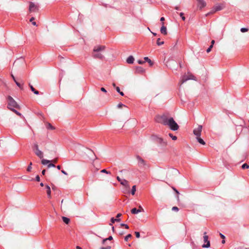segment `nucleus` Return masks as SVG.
<instances>
[{
	"instance_id": "1",
	"label": "nucleus",
	"mask_w": 249,
	"mask_h": 249,
	"mask_svg": "<svg viewBox=\"0 0 249 249\" xmlns=\"http://www.w3.org/2000/svg\"><path fill=\"white\" fill-rule=\"evenodd\" d=\"M173 120V118L171 117L169 113H164L161 115H157L155 118V120L157 123L168 127L171 124Z\"/></svg>"
},
{
	"instance_id": "2",
	"label": "nucleus",
	"mask_w": 249,
	"mask_h": 249,
	"mask_svg": "<svg viewBox=\"0 0 249 249\" xmlns=\"http://www.w3.org/2000/svg\"><path fill=\"white\" fill-rule=\"evenodd\" d=\"M106 47L102 45H97L94 47L92 53V57L95 59H103L104 55L102 52L105 50Z\"/></svg>"
},
{
	"instance_id": "3",
	"label": "nucleus",
	"mask_w": 249,
	"mask_h": 249,
	"mask_svg": "<svg viewBox=\"0 0 249 249\" xmlns=\"http://www.w3.org/2000/svg\"><path fill=\"white\" fill-rule=\"evenodd\" d=\"M7 100L8 102L7 107L11 110L13 108H18L19 106L16 102V101L11 96H8L7 97Z\"/></svg>"
},
{
	"instance_id": "4",
	"label": "nucleus",
	"mask_w": 249,
	"mask_h": 249,
	"mask_svg": "<svg viewBox=\"0 0 249 249\" xmlns=\"http://www.w3.org/2000/svg\"><path fill=\"white\" fill-rule=\"evenodd\" d=\"M189 80H194L196 81V77L192 73L188 72L187 74H184L181 76L179 83L180 85H181Z\"/></svg>"
},
{
	"instance_id": "5",
	"label": "nucleus",
	"mask_w": 249,
	"mask_h": 249,
	"mask_svg": "<svg viewBox=\"0 0 249 249\" xmlns=\"http://www.w3.org/2000/svg\"><path fill=\"white\" fill-rule=\"evenodd\" d=\"M225 6L223 3H218L215 4L212 8L211 12L208 13L206 16L211 14H213L217 11H220L224 8Z\"/></svg>"
},
{
	"instance_id": "6",
	"label": "nucleus",
	"mask_w": 249,
	"mask_h": 249,
	"mask_svg": "<svg viewBox=\"0 0 249 249\" xmlns=\"http://www.w3.org/2000/svg\"><path fill=\"white\" fill-rule=\"evenodd\" d=\"M33 150L35 151V154L39 158L42 159L43 157V152L39 150L37 144L35 143L33 146Z\"/></svg>"
},
{
	"instance_id": "7",
	"label": "nucleus",
	"mask_w": 249,
	"mask_h": 249,
	"mask_svg": "<svg viewBox=\"0 0 249 249\" xmlns=\"http://www.w3.org/2000/svg\"><path fill=\"white\" fill-rule=\"evenodd\" d=\"M29 11L30 13L37 12L38 11V6L33 2H30Z\"/></svg>"
},
{
	"instance_id": "8",
	"label": "nucleus",
	"mask_w": 249,
	"mask_h": 249,
	"mask_svg": "<svg viewBox=\"0 0 249 249\" xmlns=\"http://www.w3.org/2000/svg\"><path fill=\"white\" fill-rule=\"evenodd\" d=\"M208 236L206 235V232H204L203 239L204 242L206 244H204L202 245V247L204 248H208L210 247V242L208 240Z\"/></svg>"
},
{
	"instance_id": "9",
	"label": "nucleus",
	"mask_w": 249,
	"mask_h": 249,
	"mask_svg": "<svg viewBox=\"0 0 249 249\" xmlns=\"http://www.w3.org/2000/svg\"><path fill=\"white\" fill-rule=\"evenodd\" d=\"M202 129V126L201 125H198V127L193 130V133L196 136V137L201 136V132Z\"/></svg>"
},
{
	"instance_id": "10",
	"label": "nucleus",
	"mask_w": 249,
	"mask_h": 249,
	"mask_svg": "<svg viewBox=\"0 0 249 249\" xmlns=\"http://www.w3.org/2000/svg\"><path fill=\"white\" fill-rule=\"evenodd\" d=\"M169 127L171 130L173 131H176L178 129L179 126L174 119L171 123V124L169 126Z\"/></svg>"
},
{
	"instance_id": "11",
	"label": "nucleus",
	"mask_w": 249,
	"mask_h": 249,
	"mask_svg": "<svg viewBox=\"0 0 249 249\" xmlns=\"http://www.w3.org/2000/svg\"><path fill=\"white\" fill-rule=\"evenodd\" d=\"M136 158L138 161L139 166L141 167H144L146 165L145 160L142 159L140 156H137Z\"/></svg>"
},
{
	"instance_id": "12",
	"label": "nucleus",
	"mask_w": 249,
	"mask_h": 249,
	"mask_svg": "<svg viewBox=\"0 0 249 249\" xmlns=\"http://www.w3.org/2000/svg\"><path fill=\"white\" fill-rule=\"evenodd\" d=\"M156 141L157 143L160 144L161 146H165L167 145V142L162 138L157 137Z\"/></svg>"
},
{
	"instance_id": "13",
	"label": "nucleus",
	"mask_w": 249,
	"mask_h": 249,
	"mask_svg": "<svg viewBox=\"0 0 249 249\" xmlns=\"http://www.w3.org/2000/svg\"><path fill=\"white\" fill-rule=\"evenodd\" d=\"M198 3V6L202 9L206 5V2L203 0H196Z\"/></svg>"
},
{
	"instance_id": "14",
	"label": "nucleus",
	"mask_w": 249,
	"mask_h": 249,
	"mask_svg": "<svg viewBox=\"0 0 249 249\" xmlns=\"http://www.w3.org/2000/svg\"><path fill=\"white\" fill-rule=\"evenodd\" d=\"M121 184L125 187L127 190L130 189V186L129 185L128 181L125 179H123V180L120 182Z\"/></svg>"
},
{
	"instance_id": "15",
	"label": "nucleus",
	"mask_w": 249,
	"mask_h": 249,
	"mask_svg": "<svg viewBox=\"0 0 249 249\" xmlns=\"http://www.w3.org/2000/svg\"><path fill=\"white\" fill-rule=\"evenodd\" d=\"M164 22L162 23V26L160 28V32L162 34L164 35H166L167 34L166 27L164 26Z\"/></svg>"
},
{
	"instance_id": "16",
	"label": "nucleus",
	"mask_w": 249,
	"mask_h": 249,
	"mask_svg": "<svg viewBox=\"0 0 249 249\" xmlns=\"http://www.w3.org/2000/svg\"><path fill=\"white\" fill-rule=\"evenodd\" d=\"M46 190V193L47 194V197L48 198H51L52 196H51V188L48 185H46L45 186V188Z\"/></svg>"
},
{
	"instance_id": "17",
	"label": "nucleus",
	"mask_w": 249,
	"mask_h": 249,
	"mask_svg": "<svg viewBox=\"0 0 249 249\" xmlns=\"http://www.w3.org/2000/svg\"><path fill=\"white\" fill-rule=\"evenodd\" d=\"M139 208L140 209H137L136 208H133L131 210V212L133 214H137L138 213L141 212L142 211H143V209L142 208L141 206H140Z\"/></svg>"
},
{
	"instance_id": "18",
	"label": "nucleus",
	"mask_w": 249,
	"mask_h": 249,
	"mask_svg": "<svg viewBox=\"0 0 249 249\" xmlns=\"http://www.w3.org/2000/svg\"><path fill=\"white\" fill-rule=\"evenodd\" d=\"M134 58L132 56H129L126 59V62L128 64H132L134 62Z\"/></svg>"
},
{
	"instance_id": "19",
	"label": "nucleus",
	"mask_w": 249,
	"mask_h": 249,
	"mask_svg": "<svg viewBox=\"0 0 249 249\" xmlns=\"http://www.w3.org/2000/svg\"><path fill=\"white\" fill-rule=\"evenodd\" d=\"M136 72L139 73H142L145 71V70L144 69H143L141 67H137L136 68Z\"/></svg>"
},
{
	"instance_id": "20",
	"label": "nucleus",
	"mask_w": 249,
	"mask_h": 249,
	"mask_svg": "<svg viewBox=\"0 0 249 249\" xmlns=\"http://www.w3.org/2000/svg\"><path fill=\"white\" fill-rule=\"evenodd\" d=\"M29 86L31 90L36 95L39 94V91L36 90L33 87V86L31 85L30 83L29 84Z\"/></svg>"
},
{
	"instance_id": "21",
	"label": "nucleus",
	"mask_w": 249,
	"mask_h": 249,
	"mask_svg": "<svg viewBox=\"0 0 249 249\" xmlns=\"http://www.w3.org/2000/svg\"><path fill=\"white\" fill-rule=\"evenodd\" d=\"M197 142L202 145L205 144V142L200 138V136L196 137Z\"/></svg>"
},
{
	"instance_id": "22",
	"label": "nucleus",
	"mask_w": 249,
	"mask_h": 249,
	"mask_svg": "<svg viewBox=\"0 0 249 249\" xmlns=\"http://www.w3.org/2000/svg\"><path fill=\"white\" fill-rule=\"evenodd\" d=\"M46 128L48 129L54 130L55 127L53 126L50 123H47L46 124Z\"/></svg>"
},
{
	"instance_id": "23",
	"label": "nucleus",
	"mask_w": 249,
	"mask_h": 249,
	"mask_svg": "<svg viewBox=\"0 0 249 249\" xmlns=\"http://www.w3.org/2000/svg\"><path fill=\"white\" fill-rule=\"evenodd\" d=\"M62 219L63 221L66 224H68L70 221V219L69 218L65 216H62Z\"/></svg>"
},
{
	"instance_id": "24",
	"label": "nucleus",
	"mask_w": 249,
	"mask_h": 249,
	"mask_svg": "<svg viewBox=\"0 0 249 249\" xmlns=\"http://www.w3.org/2000/svg\"><path fill=\"white\" fill-rule=\"evenodd\" d=\"M50 162V160L45 159H42L41 160V163L43 165L47 164Z\"/></svg>"
},
{
	"instance_id": "25",
	"label": "nucleus",
	"mask_w": 249,
	"mask_h": 249,
	"mask_svg": "<svg viewBox=\"0 0 249 249\" xmlns=\"http://www.w3.org/2000/svg\"><path fill=\"white\" fill-rule=\"evenodd\" d=\"M160 38H158L157 40V44L158 46H160V45H163L164 44V41H160Z\"/></svg>"
},
{
	"instance_id": "26",
	"label": "nucleus",
	"mask_w": 249,
	"mask_h": 249,
	"mask_svg": "<svg viewBox=\"0 0 249 249\" xmlns=\"http://www.w3.org/2000/svg\"><path fill=\"white\" fill-rule=\"evenodd\" d=\"M116 91L120 93V94L121 95V96H124V94L123 93V92L122 91H121L120 90V88L119 87H116Z\"/></svg>"
},
{
	"instance_id": "27",
	"label": "nucleus",
	"mask_w": 249,
	"mask_h": 249,
	"mask_svg": "<svg viewBox=\"0 0 249 249\" xmlns=\"http://www.w3.org/2000/svg\"><path fill=\"white\" fill-rule=\"evenodd\" d=\"M121 220L119 218H114L113 217L111 218V222L112 223H114L115 222H119Z\"/></svg>"
},
{
	"instance_id": "28",
	"label": "nucleus",
	"mask_w": 249,
	"mask_h": 249,
	"mask_svg": "<svg viewBox=\"0 0 249 249\" xmlns=\"http://www.w3.org/2000/svg\"><path fill=\"white\" fill-rule=\"evenodd\" d=\"M136 186L134 185L132 186V190H131V194L132 195H134L136 192Z\"/></svg>"
},
{
	"instance_id": "29",
	"label": "nucleus",
	"mask_w": 249,
	"mask_h": 249,
	"mask_svg": "<svg viewBox=\"0 0 249 249\" xmlns=\"http://www.w3.org/2000/svg\"><path fill=\"white\" fill-rule=\"evenodd\" d=\"M242 168L243 169L249 168V165L247 163H244L242 165Z\"/></svg>"
},
{
	"instance_id": "30",
	"label": "nucleus",
	"mask_w": 249,
	"mask_h": 249,
	"mask_svg": "<svg viewBox=\"0 0 249 249\" xmlns=\"http://www.w3.org/2000/svg\"><path fill=\"white\" fill-rule=\"evenodd\" d=\"M113 239V238L111 236H110L109 237H108L107 238H106V239H104L103 240V244H105V243L107 241V240H112Z\"/></svg>"
},
{
	"instance_id": "31",
	"label": "nucleus",
	"mask_w": 249,
	"mask_h": 249,
	"mask_svg": "<svg viewBox=\"0 0 249 249\" xmlns=\"http://www.w3.org/2000/svg\"><path fill=\"white\" fill-rule=\"evenodd\" d=\"M169 136L173 140H176L177 139V137L176 136H174L172 133H169Z\"/></svg>"
},
{
	"instance_id": "32",
	"label": "nucleus",
	"mask_w": 249,
	"mask_h": 249,
	"mask_svg": "<svg viewBox=\"0 0 249 249\" xmlns=\"http://www.w3.org/2000/svg\"><path fill=\"white\" fill-rule=\"evenodd\" d=\"M172 189L176 193V194L178 195L177 198L178 199H179L178 194L179 192L174 187H172Z\"/></svg>"
},
{
	"instance_id": "33",
	"label": "nucleus",
	"mask_w": 249,
	"mask_h": 249,
	"mask_svg": "<svg viewBox=\"0 0 249 249\" xmlns=\"http://www.w3.org/2000/svg\"><path fill=\"white\" fill-rule=\"evenodd\" d=\"M15 83L16 84L17 86H18L20 89H23V86L20 84V83L18 82V81H16Z\"/></svg>"
},
{
	"instance_id": "34",
	"label": "nucleus",
	"mask_w": 249,
	"mask_h": 249,
	"mask_svg": "<svg viewBox=\"0 0 249 249\" xmlns=\"http://www.w3.org/2000/svg\"><path fill=\"white\" fill-rule=\"evenodd\" d=\"M132 237V235L131 234H128L124 237V240L125 241H127L128 239L131 238Z\"/></svg>"
},
{
	"instance_id": "35",
	"label": "nucleus",
	"mask_w": 249,
	"mask_h": 249,
	"mask_svg": "<svg viewBox=\"0 0 249 249\" xmlns=\"http://www.w3.org/2000/svg\"><path fill=\"white\" fill-rule=\"evenodd\" d=\"M240 31L242 33H245L248 32L249 31V29L248 28H241Z\"/></svg>"
},
{
	"instance_id": "36",
	"label": "nucleus",
	"mask_w": 249,
	"mask_h": 249,
	"mask_svg": "<svg viewBox=\"0 0 249 249\" xmlns=\"http://www.w3.org/2000/svg\"><path fill=\"white\" fill-rule=\"evenodd\" d=\"M12 111H13L14 112H15L16 114H17L19 116H21V114L20 113H19V112H18L17 110H16V109H15L14 108H13V109H11Z\"/></svg>"
},
{
	"instance_id": "37",
	"label": "nucleus",
	"mask_w": 249,
	"mask_h": 249,
	"mask_svg": "<svg viewBox=\"0 0 249 249\" xmlns=\"http://www.w3.org/2000/svg\"><path fill=\"white\" fill-rule=\"evenodd\" d=\"M101 173H106L107 174H110L111 173L109 171H107L106 169H103L101 171Z\"/></svg>"
},
{
	"instance_id": "38",
	"label": "nucleus",
	"mask_w": 249,
	"mask_h": 249,
	"mask_svg": "<svg viewBox=\"0 0 249 249\" xmlns=\"http://www.w3.org/2000/svg\"><path fill=\"white\" fill-rule=\"evenodd\" d=\"M32 164V162H30L29 165L28 166L27 169V171L28 172L31 171V169H32V166H31Z\"/></svg>"
},
{
	"instance_id": "39",
	"label": "nucleus",
	"mask_w": 249,
	"mask_h": 249,
	"mask_svg": "<svg viewBox=\"0 0 249 249\" xmlns=\"http://www.w3.org/2000/svg\"><path fill=\"white\" fill-rule=\"evenodd\" d=\"M123 107H125V106L122 103H119L117 105V107L119 108H121Z\"/></svg>"
},
{
	"instance_id": "40",
	"label": "nucleus",
	"mask_w": 249,
	"mask_h": 249,
	"mask_svg": "<svg viewBox=\"0 0 249 249\" xmlns=\"http://www.w3.org/2000/svg\"><path fill=\"white\" fill-rule=\"evenodd\" d=\"M179 15L183 20H185V17L184 16V14L183 13H180Z\"/></svg>"
},
{
	"instance_id": "41",
	"label": "nucleus",
	"mask_w": 249,
	"mask_h": 249,
	"mask_svg": "<svg viewBox=\"0 0 249 249\" xmlns=\"http://www.w3.org/2000/svg\"><path fill=\"white\" fill-rule=\"evenodd\" d=\"M121 226L122 227H125V228L127 229H128L129 228V226L127 224H125L122 223L121 224Z\"/></svg>"
},
{
	"instance_id": "42",
	"label": "nucleus",
	"mask_w": 249,
	"mask_h": 249,
	"mask_svg": "<svg viewBox=\"0 0 249 249\" xmlns=\"http://www.w3.org/2000/svg\"><path fill=\"white\" fill-rule=\"evenodd\" d=\"M172 211H176V212H178L179 210L178 208L176 206H174V207H172Z\"/></svg>"
},
{
	"instance_id": "43",
	"label": "nucleus",
	"mask_w": 249,
	"mask_h": 249,
	"mask_svg": "<svg viewBox=\"0 0 249 249\" xmlns=\"http://www.w3.org/2000/svg\"><path fill=\"white\" fill-rule=\"evenodd\" d=\"M135 233L137 238H139L140 237V234L139 232L135 231Z\"/></svg>"
},
{
	"instance_id": "44",
	"label": "nucleus",
	"mask_w": 249,
	"mask_h": 249,
	"mask_svg": "<svg viewBox=\"0 0 249 249\" xmlns=\"http://www.w3.org/2000/svg\"><path fill=\"white\" fill-rule=\"evenodd\" d=\"M213 47H212V45H210V47L207 49V53H209L211 51Z\"/></svg>"
},
{
	"instance_id": "45",
	"label": "nucleus",
	"mask_w": 249,
	"mask_h": 249,
	"mask_svg": "<svg viewBox=\"0 0 249 249\" xmlns=\"http://www.w3.org/2000/svg\"><path fill=\"white\" fill-rule=\"evenodd\" d=\"M55 165L53 163H49L48 165V168H50V167H55Z\"/></svg>"
},
{
	"instance_id": "46",
	"label": "nucleus",
	"mask_w": 249,
	"mask_h": 249,
	"mask_svg": "<svg viewBox=\"0 0 249 249\" xmlns=\"http://www.w3.org/2000/svg\"><path fill=\"white\" fill-rule=\"evenodd\" d=\"M111 246H107L106 247H102L100 249H111Z\"/></svg>"
},
{
	"instance_id": "47",
	"label": "nucleus",
	"mask_w": 249,
	"mask_h": 249,
	"mask_svg": "<svg viewBox=\"0 0 249 249\" xmlns=\"http://www.w3.org/2000/svg\"><path fill=\"white\" fill-rule=\"evenodd\" d=\"M36 180L37 181H40V177L38 175H37L36 177Z\"/></svg>"
},
{
	"instance_id": "48",
	"label": "nucleus",
	"mask_w": 249,
	"mask_h": 249,
	"mask_svg": "<svg viewBox=\"0 0 249 249\" xmlns=\"http://www.w3.org/2000/svg\"><path fill=\"white\" fill-rule=\"evenodd\" d=\"M138 63L139 64H142L144 63V61H142V60H139L138 61Z\"/></svg>"
},
{
	"instance_id": "49",
	"label": "nucleus",
	"mask_w": 249,
	"mask_h": 249,
	"mask_svg": "<svg viewBox=\"0 0 249 249\" xmlns=\"http://www.w3.org/2000/svg\"><path fill=\"white\" fill-rule=\"evenodd\" d=\"M149 58L148 57H144V62L145 61H146V62H148L149 60Z\"/></svg>"
},
{
	"instance_id": "50",
	"label": "nucleus",
	"mask_w": 249,
	"mask_h": 249,
	"mask_svg": "<svg viewBox=\"0 0 249 249\" xmlns=\"http://www.w3.org/2000/svg\"><path fill=\"white\" fill-rule=\"evenodd\" d=\"M147 62L149 64L150 66H152L153 65V63L150 59H149V60Z\"/></svg>"
},
{
	"instance_id": "51",
	"label": "nucleus",
	"mask_w": 249,
	"mask_h": 249,
	"mask_svg": "<svg viewBox=\"0 0 249 249\" xmlns=\"http://www.w3.org/2000/svg\"><path fill=\"white\" fill-rule=\"evenodd\" d=\"M116 178H117V180H118L119 182H121L123 180H122V179H121L119 177H118V176H117V177Z\"/></svg>"
},
{
	"instance_id": "52",
	"label": "nucleus",
	"mask_w": 249,
	"mask_h": 249,
	"mask_svg": "<svg viewBox=\"0 0 249 249\" xmlns=\"http://www.w3.org/2000/svg\"><path fill=\"white\" fill-rule=\"evenodd\" d=\"M101 90L102 91H103V92H107V90H106V89L104 88H101Z\"/></svg>"
},
{
	"instance_id": "53",
	"label": "nucleus",
	"mask_w": 249,
	"mask_h": 249,
	"mask_svg": "<svg viewBox=\"0 0 249 249\" xmlns=\"http://www.w3.org/2000/svg\"><path fill=\"white\" fill-rule=\"evenodd\" d=\"M122 215V214L120 213H119L117 214L116 218H119V217Z\"/></svg>"
},
{
	"instance_id": "54",
	"label": "nucleus",
	"mask_w": 249,
	"mask_h": 249,
	"mask_svg": "<svg viewBox=\"0 0 249 249\" xmlns=\"http://www.w3.org/2000/svg\"><path fill=\"white\" fill-rule=\"evenodd\" d=\"M61 172H62L63 174H64V175H68L67 173L66 172H65V171L64 170H61Z\"/></svg>"
},
{
	"instance_id": "55",
	"label": "nucleus",
	"mask_w": 249,
	"mask_h": 249,
	"mask_svg": "<svg viewBox=\"0 0 249 249\" xmlns=\"http://www.w3.org/2000/svg\"><path fill=\"white\" fill-rule=\"evenodd\" d=\"M11 76H12L13 79L14 80V81H15V82L16 81H17V80L16 79V78L14 77V76L13 74H11Z\"/></svg>"
},
{
	"instance_id": "56",
	"label": "nucleus",
	"mask_w": 249,
	"mask_h": 249,
	"mask_svg": "<svg viewBox=\"0 0 249 249\" xmlns=\"http://www.w3.org/2000/svg\"><path fill=\"white\" fill-rule=\"evenodd\" d=\"M220 235L222 239H225V237L223 234H222V233H220Z\"/></svg>"
},
{
	"instance_id": "57",
	"label": "nucleus",
	"mask_w": 249,
	"mask_h": 249,
	"mask_svg": "<svg viewBox=\"0 0 249 249\" xmlns=\"http://www.w3.org/2000/svg\"><path fill=\"white\" fill-rule=\"evenodd\" d=\"M214 43H215V41H214V40H212V41H211V45H212V47H213V45L214 44Z\"/></svg>"
},
{
	"instance_id": "58",
	"label": "nucleus",
	"mask_w": 249,
	"mask_h": 249,
	"mask_svg": "<svg viewBox=\"0 0 249 249\" xmlns=\"http://www.w3.org/2000/svg\"><path fill=\"white\" fill-rule=\"evenodd\" d=\"M35 20V18L32 17V18H30V21H31V22H33V20Z\"/></svg>"
},
{
	"instance_id": "59",
	"label": "nucleus",
	"mask_w": 249,
	"mask_h": 249,
	"mask_svg": "<svg viewBox=\"0 0 249 249\" xmlns=\"http://www.w3.org/2000/svg\"><path fill=\"white\" fill-rule=\"evenodd\" d=\"M165 20V18L164 17H161L160 19V20L162 22H163Z\"/></svg>"
},
{
	"instance_id": "60",
	"label": "nucleus",
	"mask_w": 249,
	"mask_h": 249,
	"mask_svg": "<svg viewBox=\"0 0 249 249\" xmlns=\"http://www.w3.org/2000/svg\"><path fill=\"white\" fill-rule=\"evenodd\" d=\"M45 172H46V170H43L42 171V173H42V174L43 175H45Z\"/></svg>"
},
{
	"instance_id": "61",
	"label": "nucleus",
	"mask_w": 249,
	"mask_h": 249,
	"mask_svg": "<svg viewBox=\"0 0 249 249\" xmlns=\"http://www.w3.org/2000/svg\"><path fill=\"white\" fill-rule=\"evenodd\" d=\"M57 168L58 169V170H60L61 169V166L60 165H57L56 166Z\"/></svg>"
},
{
	"instance_id": "62",
	"label": "nucleus",
	"mask_w": 249,
	"mask_h": 249,
	"mask_svg": "<svg viewBox=\"0 0 249 249\" xmlns=\"http://www.w3.org/2000/svg\"><path fill=\"white\" fill-rule=\"evenodd\" d=\"M32 24H33L34 25H35V26H37V25H36V22H35V21H33V22H32Z\"/></svg>"
},
{
	"instance_id": "63",
	"label": "nucleus",
	"mask_w": 249,
	"mask_h": 249,
	"mask_svg": "<svg viewBox=\"0 0 249 249\" xmlns=\"http://www.w3.org/2000/svg\"><path fill=\"white\" fill-rule=\"evenodd\" d=\"M76 249H82L81 247H79V246H76Z\"/></svg>"
},
{
	"instance_id": "64",
	"label": "nucleus",
	"mask_w": 249,
	"mask_h": 249,
	"mask_svg": "<svg viewBox=\"0 0 249 249\" xmlns=\"http://www.w3.org/2000/svg\"><path fill=\"white\" fill-rule=\"evenodd\" d=\"M112 86H113V87H114L115 89H116V87H117L116 86L115 84L114 83H113L112 84Z\"/></svg>"
}]
</instances>
